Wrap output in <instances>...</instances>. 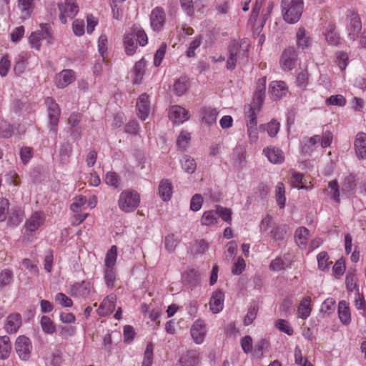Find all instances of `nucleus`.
<instances>
[{
	"instance_id": "obj_54",
	"label": "nucleus",
	"mask_w": 366,
	"mask_h": 366,
	"mask_svg": "<svg viewBox=\"0 0 366 366\" xmlns=\"http://www.w3.org/2000/svg\"><path fill=\"white\" fill-rule=\"evenodd\" d=\"M318 267L320 269L325 270L328 268L331 262H328L329 257L326 252H321L317 257Z\"/></svg>"
},
{
	"instance_id": "obj_56",
	"label": "nucleus",
	"mask_w": 366,
	"mask_h": 366,
	"mask_svg": "<svg viewBox=\"0 0 366 366\" xmlns=\"http://www.w3.org/2000/svg\"><path fill=\"white\" fill-rule=\"evenodd\" d=\"M55 300L62 307H71L73 305L72 300L62 292L56 294Z\"/></svg>"
},
{
	"instance_id": "obj_53",
	"label": "nucleus",
	"mask_w": 366,
	"mask_h": 366,
	"mask_svg": "<svg viewBox=\"0 0 366 366\" xmlns=\"http://www.w3.org/2000/svg\"><path fill=\"white\" fill-rule=\"evenodd\" d=\"M132 34H134V38L137 37V41L141 46H144L147 43V36L144 31L139 27H135L133 29Z\"/></svg>"
},
{
	"instance_id": "obj_25",
	"label": "nucleus",
	"mask_w": 366,
	"mask_h": 366,
	"mask_svg": "<svg viewBox=\"0 0 366 366\" xmlns=\"http://www.w3.org/2000/svg\"><path fill=\"white\" fill-rule=\"evenodd\" d=\"M34 0H19L18 8L21 12V18L23 19H28L33 9Z\"/></svg>"
},
{
	"instance_id": "obj_49",
	"label": "nucleus",
	"mask_w": 366,
	"mask_h": 366,
	"mask_svg": "<svg viewBox=\"0 0 366 366\" xmlns=\"http://www.w3.org/2000/svg\"><path fill=\"white\" fill-rule=\"evenodd\" d=\"M308 72L306 70L302 71L297 74L296 78V84L299 88L305 89L308 84Z\"/></svg>"
},
{
	"instance_id": "obj_34",
	"label": "nucleus",
	"mask_w": 366,
	"mask_h": 366,
	"mask_svg": "<svg viewBox=\"0 0 366 366\" xmlns=\"http://www.w3.org/2000/svg\"><path fill=\"white\" fill-rule=\"evenodd\" d=\"M188 89L187 81L184 77H181L177 80L173 85V90L177 95L184 94Z\"/></svg>"
},
{
	"instance_id": "obj_55",
	"label": "nucleus",
	"mask_w": 366,
	"mask_h": 366,
	"mask_svg": "<svg viewBox=\"0 0 366 366\" xmlns=\"http://www.w3.org/2000/svg\"><path fill=\"white\" fill-rule=\"evenodd\" d=\"M261 127H266L268 134L273 137H275L279 132L280 123L275 120H272L267 125H262Z\"/></svg>"
},
{
	"instance_id": "obj_51",
	"label": "nucleus",
	"mask_w": 366,
	"mask_h": 366,
	"mask_svg": "<svg viewBox=\"0 0 366 366\" xmlns=\"http://www.w3.org/2000/svg\"><path fill=\"white\" fill-rule=\"evenodd\" d=\"M166 49L167 44L162 43L154 55V64L155 66H159L162 63L166 53Z\"/></svg>"
},
{
	"instance_id": "obj_31",
	"label": "nucleus",
	"mask_w": 366,
	"mask_h": 366,
	"mask_svg": "<svg viewBox=\"0 0 366 366\" xmlns=\"http://www.w3.org/2000/svg\"><path fill=\"white\" fill-rule=\"evenodd\" d=\"M285 185L282 182H278L276 186L275 196L278 205L280 208H284L285 206L286 197H285Z\"/></svg>"
},
{
	"instance_id": "obj_21",
	"label": "nucleus",
	"mask_w": 366,
	"mask_h": 366,
	"mask_svg": "<svg viewBox=\"0 0 366 366\" xmlns=\"http://www.w3.org/2000/svg\"><path fill=\"white\" fill-rule=\"evenodd\" d=\"M21 324V316L19 314L10 315L6 320L5 330L9 333H15Z\"/></svg>"
},
{
	"instance_id": "obj_62",
	"label": "nucleus",
	"mask_w": 366,
	"mask_h": 366,
	"mask_svg": "<svg viewBox=\"0 0 366 366\" xmlns=\"http://www.w3.org/2000/svg\"><path fill=\"white\" fill-rule=\"evenodd\" d=\"M86 199L85 197L79 196L75 199V201L71 204L70 208L74 212H79L81 207L85 204Z\"/></svg>"
},
{
	"instance_id": "obj_58",
	"label": "nucleus",
	"mask_w": 366,
	"mask_h": 366,
	"mask_svg": "<svg viewBox=\"0 0 366 366\" xmlns=\"http://www.w3.org/2000/svg\"><path fill=\"white\" fill-rule=\"evenodd\" d=\"M33 156V149L29 147H24L20 150V157L22 162L26 164Z\"/></svg>"
},
{
	"instance_id": "obj_17",
	"label": "nucleus",
	"mask_w": 366,
	"mask_h": 366,
	"mask_svg": "<svg viewBox=\"0 0 366 366\" xmlns=\"http://www.w3.org/2000/svg\"><path fill=\"white\" fill-rule=\"evenodd\" d=\"M263 153L268 158L269 161L273 164H280L285 159L282 151L278 148L268 147L263 150Z\"/></svg>"
},
{
	"instance_id": "obj_50",
	"label": "nucleus",
	"mask_w": 366,
	"mask_h": 366,
	"mask_svg": "<svg viewBox=\"0 0 366 366\" xmlns=\"http://www.w3.org/2000/svg\"><path fill=\"white\" fill-rule=\"evenodd\" d=\"M356 187L355 177L352 174L347 176L343 182L342 190L343 192H350L353 190Z\"/></svg>"
},
{
	"instance_id": "obj_2",
	"label": "nucleus",
	"mask_w": 366,
	"mask_h": 366,
	"mask_svg": "<svg viewBox=\"0 0 366 366\" xmlns=\"http://www.w3.org/2000/svg\"><path fill=\"white\" fill-rule=\"evenodd\" d=\"M140 202L139 194L136 191H123L119 199V208L125 212H131L135 210Z\"/></svg>"
},
{
	"instance_id": "obj_23",
	"label": "nucleus",
	"mask_w": 366,
	"mask_h": 366,
	"mask_svg": "<svg viewBox=\"0 0 366 366\" xmlns=\"http://www.w3.org/2000/svg\"><path fill=\"white\" fill-rule=\"evenodd\" d=\"M325 38L327 41L332 45H338L340 43V37L339 34L336 31L335 26L334 24H329L326 33Z\"/></svg>"
},
{
	"instance_id": "obj_19",
	"label": "nucleus",
	"mask_w": 366,
	"mask_h": 366,
	"mask_svg": "<svg viewBox=\"0 0 366 366\" xmlns=\"http://www.w3.org/2000/svg\"><path fill=\"white\" fill-rule=\"evenodd\" d=\"M179 362L182 366H195L199 362V353L196 350H188L180 357Z\"/></svg>"
},
{
	"instance_id": "obj_14",
	"label": "nucleus",
	"mask_w": 366,
	"mask_h": 366,
	"mask_svg": "<svg viewBox=\"0 0 366 366\" xmlns=\"http://www.w3.org/2000/svg\"><path fill=\"white\" fill-rule=\"evenodd\" d=\"M355 150L360 159H366V134L359 132L355 139Z\"/></svg>"
},
{
	"instance_id": "obj_18",
	"label": "nucleus",
	"mask_w": 366,
	"mask_h": 366,
	"mask_svg": "<svg viewBox=\"0 0 366 366\" xmlns=\"http://www.w3.org/2000/svg\"><path fill=\"white\" fill-rule=\"evenodd\" d=\"M291 267V261L289 254H285L282 257H277L273 259L269 267L272 271H281L285 270L286 267Z\"/></svg>"
},
{
	"instance_id": "obj_22",
	"label": "nucleus",
	"mask_w": 366,
	"mask_h": 366,
	"mask_svg": "<svg viewBox=\"0 0 366 366\" xmlns=\"http://www.w3.org/2000/svg\"><path fill=\"white\" fill-rule=\"evenodd\" d=\"M11 350L10 338L8 336L0 337V359H7Z\"/></svg>"
},
{
	"instance_id": "obj_26",
	"label": "nucleus",
	"mask_w": 366,
	"mask_h": 366,
	"mask_svg": "<svg viewBox=\"0 0 366 366\" xmlns=\"http://www.w3.org/2000/svg\"><path fill=\"white\" fill-rule=\"evenodd\" d=\"M309 233L310 231L304 227H299L295 231L296 242L302 249H304L306 247Z\"/></svg>"
},
{
	"instance_id": "obj_43",
	"label": "nucleus",
	"mask_w": 366,
	"mask_h": 366,
	"mask_svg": "<svg viewBox=\"0 0 366 366\" xmlns=\"http://www.w3.org/2000/svg\"><path fill=\"white\" fill-rule=\"evenodd\" d=\"M217 216L221 217L224 221L228 224L232 222V211L230 209L223 207L217 205L216 208Z\"/></svg>"
},
{
	"instance_id": "obj_35",
	"label": "nucleus",
	"mask_w": 366,
	"mask_h": 366,
	"mask_svg": "<svg viewBox=\"0 0 366 366\" xmlns=\"http://www.w3.org/2000/svg\"><path fill=\"white\" fill-rule=\"evenodd\" d=\"M209 247V243L204 239L196 241L192 248V252L194 254H202L206 252Z\"/></svg>"
},
{
	"instance_id": "obj_10",
	"label": "nucleus",
	"mask_w": 366,
	"mask_h": 366,
	"mask_svg": "<svg viewBox=\"0 0 366 366\" xmlns=\"http://www.w3.org/2000/svg\"><path fill=\"white\" fill-rule=\"evenodd\" d=\"M151 26L155 31H160L165 21V13L162 8H154L150 15Z\"/></svg>"
},
{
	"instance_id": "obj_37",
	"label": "nucleus",
	"mask_w": 366,
	"mask_h": 366,
	"mask_svg": "<svg viewBox=\"0 0 366 366\" xmlns=\"http://www.w3.org/2000/svg\"><path fill=\"white\" fill-rule=\"evenodd\" d=\"M104 181L107 185L114 189L119 187L121 182L119 175L114 172H108L105 175Z\"/></svg>"
},
{
	"instance_id": "obj_33",
	"label": "nucleus",
	"mask_w": 366,
	"mask_h": 366,
	"mask_svg": "<svg viewBox=\"0 0 366 366\" xmlns=\"http://www.w3.org/2000/svg\"><path fill=\"white\" fill-rule=\"evenodd\" d=\"M72 152V147L71 144L66 142L61 144L59 149L60 161L62 164L69 162V157Z\"/></svg>"
},
{
	"instance_id": "obj_32",
	"label": "nucleus",
	"mask_w": 366,
	"mask_h": 366,
	"mask_svg": "<svg viewBox=\"0 0 366 366\" xmlns=\"http://www.w3.org/2000/svg\"><path fill=\"white\" fill-rule=\"evenodd\" d=\"M182 169L189 174H192L196 169V162L194 159L189 156L184 155L181 160Z\"/></svg>"
},
{
	"instance_id": "obj_4",
	"label": "nucleus",
	"mask_w": 366,
	"mask_h": 366,
	"mask_svg": "<svg viewBox=\"0 0 366 366\" xmlns=\"http://www.w3.org/2000/svg\"><path fill=\"white\" fill-rule=\"evenodd\" d=\"M60 11L59 19L62 24L67 22L66 18L73 19L79 11V6L75 0H64L58 4Z\"/></svg>"
},
{
	"instance_id": "obj_24",
	"label": "nucleus",
	"mask_w": 366,
	"mask_h": 366,
	"mask_svg": "<svg viewBox=\"0 0 366 366\" xmlns=\"http://www.w3.org/2000/svg\"><path fill=\"white\" fill-rule=\"evenodd\" d=\"M172 184L167 179L161 181L159 186V194L164 201L170 199L172 196Z\"/></svg>"
},
{
	"instance_id": "obj_47",
	"label": "nucleus",
	"mask_w": 366,
	"mask_h": 366,
	"mask_svg": "<svg viewBox=\"0 0 366 366\" xmlns=\"http://www.w3.org/2000/svg\"><path fill=\"white\" fill-rule=\"evenodd\" d=\"M115 307V297L113 296H108L100 304L99 310L106 309V313L112 312Z\"/></svg>"
},
{
	"instance_id": "obj_7",
	"label": "nucleus",
	"mask_w": 366,
	"mask_h": 366,
	"mask_svg": "<svg viewBox=\"0 0 366 366\" xmlns=\"http://www.w3.org/2000/svg\"><path fill=\"white\" fill-rule=\"evenodd\" d=\"M347 21L348 36L350 39L355 41L357 39L359 32L362 29L360 19L357 14L352 12L350 15L347 16Z\"/></svg>"
},
{
	"instance_id": "obj_9",
	"label": "nucleus",
	"mask_w": 366,
	"mask_h": 366,
	"mask_svg": "<svg viewBox=\"0 0 366 366\" xmlns=\"http://www.w3.org/2000/svg\"><path fill=\"white\" fill-rule=\"evenodd\" d=\"M169 119L174 123L181 124L189 118V112L178 105L172 106L169 112Z\"/></svg>"
},
{
	"instance_id": "obj_64",
	"label": "nucleus",
	"mask_w": 366,
	"mask_h": 366,
	"mask_svg": "<svg viewBox=\"0 0 366 366\" xmlns=\"http://www.w3.org/2000/svg\"><path fill=\"white\" fill-rule=\"evenodd\" d=\"M72 27L76 36H80L84 34V22L83 20L76 19L73 22Z\"/></svg>"
},
{
	"instance_id": "obj_57",
	"label": "nucleus",
	"mask_w": 366,
	"mask_h": 366,
	"mask_svg": "<svg viewBox=\"0 0 366 366\" xmlns=\"http://www.w3.org/2000/svg\"><path fill=\"white\" fill-rule=\"evenodd\" d=\"M346 286L349 291H352L357 287V277L355 272H349L346 276Z\"/></svg>"
},
{
	"instance_id": "obj_59",
	"label": "nucleus",
	"mask_w": 366,
	"mask_h": 366,
	"mask_svg": "<svg viewBox=\"0 0 366 366\" xmlns=\"http://www.w3.org/2000/svg\"><path fill=\"white\" fill-rule=\"evenodd\" d=\"M9 203L6 199H0V221L3 222L6 219L8 211H9Z\"/></svg>"
},
{
	"instance_id": "obj_63",
	"label": "nucleus",
	"mask_w": 366,
	"mask_h": 366,
	"mask_svg": "<svg viewBox=\"0 0 366 366\" xmlns=\"http://www.w3.org/2000/svg\"><path fill=\"white\" fill-rule=\"evenodd\" d=\"M326 102L331 105L344 106L346 103L345 99L342 95L331 96L327 99Z\"/></svg>"
},
{
	"instance_id": "obj_15",
	"label": "nucleus",
	"mask_w": 366,
	"mask_h": 366,
	"mask_svg": "<svg viewBox=\"0 0 366 366\" xmlns=\"http://www.w3.org/2000/svg\"><path fill=\"white\" fill-rule=\"evenodd\" d=\"M75 80L74 71L64 69L56 76V84L59 88H64Z\"/></svg>"
},
{
	"instance_id": "obj_48",
	"label": "nucleus",
	"mask_w": 366,
	"mask_h": 366,
	"mask_svg": "<svg viewBox=\"0 0 366 366\" xmlns=\"http://www.w3.org/2000/svg\"><path fill=\"white\" fill-rule=\"evenodd\" d=\"M292 186L295 188L303 189L306 188L303 184V175L301 173L293 172L290 179Z\"/></svg>"
},
{
	"instance_id": "obj_39",
	"label": "nucleus",
	"mask_w": 366,
	"mask_h": 366,
	"mask_svg": "<svg viewBox=\"0 0 366 366\" xmlns=\"http://www.w3.org/2000/svg\"><path fill=\"white\" fill-rule=\"evenodd\" d=\"M217 216L216 210H209L205 212L201 219L203 225L209 226L217 222Z\"/></svg>"
},
{
	"instance_id": "obj_16",
	"label": "nucleus",
	"mask_w": 366,
	"mask_h": 366,
	"mask_svg": "<svg viewBox=\"0 0 366 366\" xmlns=\"http://www.w3.org/2000/svg\"><path fill=\"white\" fill-rule=\"evenodd\" d=\"M224 297V293L221 290L213 292L209 301V306L214 314L219 312L223 309Z\"/></svg>"
},
{
	"instance_id": "obj_41",
	"label": "nucleus",
	"mask_w": 366,
	"mask_h": 366,
	"mask_svg": "<svg viewBox=\"0 0 366 366\" xmlns=\"http://www.w3.org/2000/svg\"><path fill=\"white\" fill-rule=\"evenodd\" d=\"M217 114V112L214 109H204L203 119L207 125H212L216 122Z\"/></svg>"
},
{
	"instance_id": "obj_29",
	"label": "nucleus",
	"mask_w": 366,
	"mask_h": 366,
	"mask_svg": "<svg viewBox=\"0 0 366 366\" xmlns=\"http://www.w3.org/2000/svg\"><path fill=\"white\" fill-rule=\"evenodd\" d=\"M338 313L340 321L344 324H347L350 321V308L345 301H341L338 305Z\"/></svg>"
},
{
	"instance_id": "obj_27",
	"label": "nucleus",
	"mask_w": 366,
	"mask_h": 366,
	"mask_svg": "<svg viewBox=\"0 0 366 366\" xmlns=\"http://www.w3.org/2000/svg\"><path fill=\"white\" fill-rule=\"evenodd\" d=\"M124 46L125 51L127 55H133L137 48V44L135 43L134 34L132 33L127 34L124 36Z\"/></svg>"
},
{
	"instance_id": "obj_38",
	"label": "nucleus",
	"mask_w": 366,
	"mask_h": 366,
	"mask_svg": "<svg viewBox=\"0 0 366 366\" xmlns=\"http://www.w3.org/2000/svg\"><path fill=\"white\" fill-rule=\"evenodd\" d=\"M117 247L115 245L112 246L107 252L105 257V266L108 268L113 267L117 260Z\"/></svg>"
},
{
	"instance_id": "obj_8",
	"label": "nucleus",
	"mask_w": 366,
	"mask_h": 366,
	"mask_svg": "<svg viewBox=\"0 0 366 366\" xmlns=\"http://www.w3.org/2000/svg\"><path fill=\"white\" fill-rule=\"evenodd\" d=\"M137 115L142 120H145L150 112L149 97L146 93L142 94L137 101Z\"/></svg>"
},
{
	"instance_id": "obj_40",
	"label": "nucleus",
	"mask_w": 366,
	"mask_h": 366,
	"mask_svg": "<svg viewBox=\"0 0 366 366\" xmlns=\"http://www.w3.org/2000/svg\"><path fill=\"white\" fill-rule=\"evenodd\" d=\"M178 241L174 234H169L164 237V247L168 252H174Z\"/></svg>"
},
{
	"instance_id": "obj_44",
	"label": "nucleus",
	"mask_w": 366,
	"mask_h": 366,
	"mask_svg": "<svg viewBox=\"0 0 366 366\" xmlns=\"http://www.w3.org/2000/svg\"><path fill=\"white\" fill-rule=\"evenodd\" d=\"M41 326L44 332L47 334H52L55 331V325L53 321L47 316L41 317Z\"/></svg>"
},
{
	"instance_id": "obj_11",
	"label": "nucleus",
	"mask_w": 366,
	"mask_h": 366,
	"mask_svg": "<svg viewBox=\"0 0 366 366\" xmlns=\"http://www.w3.org/2000/svg\"><path fill=\"white\" fill-rule=\"evenodd\" d=\"M287 92V88L284 81H272L269 87V94L274 100H277L285 96Z\"/></svg>"
},
{
	"instance_id": "obj_42",
	"label": "nucleus",
	"mask_w": 366,
	"mask_h": 366,
	"mask_svg": "<svg viewBox=\"0 0 366 366\" xmlns=\"http://www.w3.org/2000/svg\"><path fill=\"white\" fill-rule=\"evenodd\" d=\"M320 136L315 135L309 138L302 147V151L305 153L312 152L315 149V145L320 142Z\"/></svg>"
},
{
	"instance_id": "obj_45",
	"label": "nucleus",
	"mask_w": 366,
	"mask_h": 366,
	"mask_svg": "<svg viewBox=\"0 0 366 366\" xmlns=\"http://www.w3.org/2000/svg\"><path fill=\"white\" fill-rule=\"evenodd\" d=\"M203 37L202 35H198L195 37V39L189 44V46L187 51V56L188 57H194L196 56L195 54V49L199 47V46L202 44Z\"/></svg>"
},
{
	"instance_id": "obj_61",
	"label": "nucleus",
	"mask_w": 366,
	"mask_h": 366,
	"mask_svg": "<svg viewBox=\"0 0 366 366\" xmlns=\"http://www.w3.org/2000/svg\"><path fill=\"white\" fill-rule=\"evenodd\" d=\"M246 118L247 127H257V117L253 108H249V111L246 112Z\"/></svg>"
},
{
	"instance_id": "obj_30",
	"label": "nucleus",
	"mask_w": 366,
	"mask_h": 366,
	"mask_svg": "<svg viewBox=\"0 0 366 366\" xmlns=\"http://www.w3.org/2000/svg\"><path fill=\"white\" fill-rule=\"evenodd\" d=\"M146 63L144 58L136 62L134 66V83H139L144 74V67Z\"/></svg>"
},
{
	"instance_id": "obj_3",
	"label": "nucleus",
	"mask_w": 366,
	"mask_h": 366,
	"mask_svg": "<svg viewBox=\"0 0 366 366\" xmlns=\"http://www.w3.org/2000/svg\"><path fill=\"white\" fill-rule=\"evenodd\" d=\"M47 107L49 118L50 120V131L56 134L57 125L60 116V108L58 104L51 97H47L45 100Z\"/></svg>"
},
{
	"instance_id": "obj_36",
	"label": "nucleus",
	"mask_w": 366,
	"mask_h": 366,
	"mask_svg": "<svg viewBox=\"0 0 366 366\" xmlns=\"http://www.w3.org/2000/svg\"><path fill=\"white\" fill-rule=\"evenodd\" d=\"M297 46L302 49L307 48L310 44V38L305 34V29L300 27L297 32Z\"/></svg>"
},
{
	"instance_id": "obj_13",
	"label": "nucleus",
	"mask_w": 366,
	"mask_h": 366,
	"mask_svg": "<svg viewBox=\"0 0 366 366\" xmlns=\"http://www.w3.org/2000/svg\"><path fill=\"white\" fill-rule=\"evenodd\" d=\"M229 56L227 61V68L232 70L235 68L237 56L241 53V45L236 41H232L228 48Z\"/></svg>"
},
{
	"instance_id": "obj_5",
	"label": "nucleus",
	"mask_w": 366,
	"mask_h": 366,
	"mask_svg": "<svg viewBox=\"0 0 366 366\" xmlns=\"http://www.w3.org/2000/svg\"><path fill=\"white\" fill-rule=\"evenodd\" d=\"M31 343L30 340L26 336H19L15 343V350L22 360H28L31 355Z\"/></svg>"
},
{
	"instance_id": "obj_6",
	"label": "nucleus",
	"mask_w": 366,
	"mask_h": 366,
	"mask_svg": "<svg viewBox=\"0 0 366 366\" xmlns=\"http://www.w3.org/2000/svg\"><path fill=\"white\" fill-rule=\"evenodd\" d=\"M297 60V54L296 50L294 48L290 47L283 51L280 64L284 71H289L294 68Z\"/></svg>"
},
{
	"instance_id": "obj_60",
	"label": "nucleus",
	"mask_w": 366,
	"mask_h": 366,
	"mask_svg": "<svg viewBox=\"0 0 366 366\" xmlns=\"http://www.w3.org/2000/svg\"><path fill=\"white\" fill-rule=\"evenodd\" d=\"M202 197L200 194H194L191 199L190 209L194 212L199 210L202 207Z\"/></svg>"
},
{
	"instance_id": "obj_52",
	"label": "nucleus",
	"mask_w": 366,
	"mask_h": 366,
	"mask_svg": "<svg viewBox=\"0 0 366 366\" xmlns=\"http://www.w3.org/2000/svg\"><path fill=\"white\" fill-rule=\"evenodd\" d=\"M257 312V306L255 304L252 305L244 320L245 325H249L252 323L253 320L256 318Z\"/></svg>"
},
{
	"instance_id": "obj_20",
	"label": "nucleus",
	"mask_w": 366,
	"mask_h": 366,
	"mask_svg": "<svg viewBox=\"0 0 366 366\" xmlns=\"http://www.w3.org/2000/svg\"><path fill=\"white\" fill-rule=\"evenodd\" d=\"M44 221V217L43 214L36 212L26 222V229L29 232H34L43 224Z\"/></svg>"
},
{
	"instance_id": "obj_1",
	"label": "nucleus",
	"mask_w": 366,
	"mask_h": 366,
	"mask_svg": "<svg viewBox=\"0 0 366 366\" xmlns=\"http://www.w3.org/2000/svg\"><path fill=\"white\" fill-rule=\"evenodd\" d=\"M283 19L289 24H295L300 19L304 9V0H282Z\"/></svg>"
},
{
	"instance_id": "obj_28",
	"label": "nucleus",
	"mask_w": 366,
	"mask_h": 366,
	"mask_svg": "<svg viewBox=\"0 0 366 366\" xmlns=\"http://www.w3.org/2000/svg\"><path fill=\"white\" fill-rule=\"evenodd\" d=\"M310 297H306L303 298V300L301 301L299 307H298V313L299 317L303 320H305L307 318V317L310 315L311 309L310 307Z\"/></svg>"
},
{
	"instance_id": "obj_12",
	"label": "nucleus",
	"mask_w": 366,
	"mask_h": 366,
	"mask_svg": "<svg viewBox=\"0 0 366 366\" xmlns=\"http://www.w3.org/2000/svg\"><path fill=\"white\" fill-rule=\"evenodd\" d=\"M206 332L205 325L202 320H198L194 322L191 328V336L194 342L201 344Z\"/></svg>"
},
{
	"instance_id": "obj_46",
	"label": "nucleus",
	"mask_w": 366,
	"mask_h": 366,
	"mask_svg": "<svg viewBox=\"0 0 366 366\" xmlns=\"http://www.w3.org/2000/svg\"><path fill=\"white\" fill-rule=\"evenodd\" d=\"M153 361V345L149 342L144 352V360L142 366H151Z\"/></svg>"
}]
</instances>
